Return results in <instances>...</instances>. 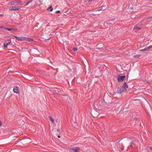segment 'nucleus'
Returning a JSON list of instances; mask_svg holds the SVG:
<instances>
[{
	"label": "nucleus",
	"mask_w": 152,
	"mask_h": 152,
	"mask_svg": "<svg viewBox=\"0 0 152 152\" xmlns=\"http://www.w3.org/2000/svg\"><path fill=\"white\" fill-rule=\"evenodd\" d=\"M18 41H24L25 40L28 42H31L33 41V39H32L25 37H19Z\"/></svg>",
	"instance_id": "1"
},
{
	"label": "nucleus",
	"mask_w": 152,
	"mask_h": 152,
	"mask_svg": "<svg viewBox=\"0 0 152 152\" xmlns=\"http://www.w3.org/2000/svg\"><path fill=\"white\" fill-rule=\"evenodd\" d=\"M80 149V148L78 147H73L72 148H70L69 150L71 152H78Z\"/></svg>",
	"instance_id": "2"
},
{
	"label": "nucleus",
	"mask_w": 152,
	"mask_h": 152,
	"mask_svg": "<svg viewBox=\"0 0 152 152\" xmlns=\"http://www.w3.org/2000/svg\"><path fill=\"white\" fill-rule=\"evenodd\" d=\"M117 80L119 82H121L123 81L125 77V76L124 75L123 76H120L117 75Z\"/></svg>",
	"instance_id": "3"
},
{
	"label": "nucleus",
	"mask_w": 152,
	"mask_h": 152,
	"mask_svg": "<svg viewBox=\"0 0 152 152\" xmlns=\"http://www.w3.org/2000/svg\"><path fill=\"white\" fill-rule=\"evenodd\" d=\"M11 42V39H9L6 40L4 42L3 47L4 48H6L7 46L9 45L10 43Z\"/></svg>",
	"instance_id": "4"
},
{
	"label": "nucleus",
	"mask_w": 152,
	"mask_h": 152,
	"mask_svg": "<svg viewBox=\"0 0 152 152\" xmlns=\"http://www.w3.org/2000/svg\"><path fill=\"white\" fill-rule=\"evenodd\" d=\"M152 49V45H150L148 47H146L144 49H141L140 50V51H148L149 50H151Z\"/></svg>",
	"instance_id": "5"
},
{
	"label": "nucleus",
	"mask_w": 152,
	"mask_h": 152,
	"mask_svg": "<svg viewBox=\"0 0 152 152\" xmlns=\"http://www.w3.org/2000/svg\"><path fill=\"white\" fill-rule=\"evenodd\" d=\"M126 91L125 90V89H124L123 88H120L118 87L117 88V93L118 94H121V93L125 92Z\"/></svg>",
	"instance_id": "6"
},
{
	"label": "nucleus",
	"mask_w": 152,
	"mask_h": 152,
	"mask_svg": "<svg viewBox=\"0 0 152 152\" xmlns=\"http://www.w3.org/2000/svg\"><path fill=\"white\" fill-rule=\"evenodd\" d=\"M21 3V2H19L18 1H12L10 2V5H17L18 4H20V3Z\"/></svg>",
	"instance_id": "7"
},
{
	"label": "nucleus",
	"mask_w": 152,
	"mask_h": 152,
	"mask_svg": "<svg viewBox=\"0 0 152 152\" xmlns=\"http://www.w3.org/2000/svg\"><path fill=\"white\" fill-rule=\"evenodd\" d=\"M13 91L15 93L18 94L19 93L18 88L17 87L15 86L14 87Z\"/></svg>",
	"instance_id": "8"
},
{
	"label": "nucleus",
	"mask_w": 152,
	"mask_h": 152,
	"mask_svg": "<svg viewBox=\"0 0 152 152\" xmlns=\"http://www.w3.org/2000/svg\"><path fill=\"white\" fill-rule=\"evenodd\" d=\"M20 9L19 8H17L15 7H10L9 8L10 10H18Z\"/></svg>",
	"instance_id": "9"
},
{
	"label": "nucleus",
	"mask_w": 152,
	"mask_h": 152,
	"mask_svg": "<svg viewBox=\"0 0 152 152\" xmlns=\"http://www.w3.org/2000/svg\"><path fill=\"white\" fill-rule=\"evenodd\" d=\"M122 88L124 89H125V90L126 91V90L127 88H128V86L126 84V82H125L123 85Z\"/></svg>",
	"instance_id": "10"
},
{
	"label": "nucleus",
	"mask_w": 152,
	"mask_h": 152,
	"mask_svg": "<svg viewBox=\"0 0 152 152\" xmlns=\"http://www.w3.org/2000/svg\"><path fill=\"white\" fill-rule=\"evenodd\" d=\"M49 118L50 120V121L52 122L53 124H54L55 123V122L54 121V120H53V119L51 117H49Z\"/></svg>",
	"instance_id": "11"
},
{
	"label": "nucleus",
	"mask_w": 152,
	"mask_h": 152,
	"mask_svg": "<svg viewBox=\"0 0 152 152\" xmlns=\"http://www.w3.org/2000/svg\"><path fill=\"white\" fill-rule=\"evenodd\" d=\"M140 27L138 26L137 25L135 26L134 27V29H135L138 30V29H140Z\"/></svg>",
	"instance_id": "12"
},
{
	"label": "nucleus",
	"mask_w": 152,
	"mask_h": 152,
	"mask_svg": "<svg viewBox=\"0 0 152 152\" xmlns=\"http://www.w3.org/2000/svg\"><path fill=\"white\" fill-rule=\"evenodd\" d=\"M49 9H50V11L51 12L53 10V8H52V6H50L47 9V10H49Z\"/></svg>",
	"instance_id": "13"
},
{
	"label": "nucleus",
	"mask_w": 152,
	"mask_h": 152,
	"mask_svg": "<svg viewBox=\"0 0 152 152\" xmlns=\"http://www.w3.org/2000/svg\"><path fill=\"white\" fill-rule=\"evenodd\" d=\"M32 2V0H31L29 1H28V2L26 3V5H25V6H26L28 5L31 2Z\"/></svg>",
	"instance_id": "14"
},
{
	"label": "nucleus",
	"mask_w": 152,
	"mask_h": 152,
	"mask_svg": "<svg viewBox=\"0 0 152 152\" xmlns=\"http://www.w3.org/2000/svg\"><path fill=\"white\" fill-rule=\"evenodd\" d=\"M4 29H7L8 31H11L12 30V29L10 28H5Z\"/></svg>",
	"instance_id": "15"
},
{
	"label": "nucleus",
	"mask_w": 152,
	"mask_h": 152,
	"mask_svg": "<svg viewBox=\"0 0 152 152\" xmlns=\"http://www.w3.org/2000/svg\"><path fill=\"white\" fill-rule=\"evenodd\" d=\"M62 98H63L64 99H68V96H63V97H62Z\"/></svg>",
	"instance_id": "16"
},
{
	"label": "nucleus",
	"mask_w": 152,
	"mask_h": 152,
	"mask_svg": "<svg viewBox=\"0 0 152 152\" xmlns=\"http://www.w3.org/2000/svg\"><path fill=\"white\" fill-rule=\"evenodd\" d=\"M115 152H121V151L120 150H118V149L115 150Z\"/></svg>",
	"instance_id": "17"
},
{
	"label": "nucleus",
	"mask_w": 152,
	"mask_h": 152,
	"mask_svg": "<svg viewBox=\"0 0 152 152\" xmlns=\"http://www.w3.org/2000/svg\"><path fill=\"white\" fill-rule=\"evenodd\" d=\"M16 39L18 40L19 39V37H18L15 36H13Z\"/></svg>",
	"instance_id": "18"
},
{
	"label": "nucleus",
	"mask_w": 152,
	"mask_h": 152,
	"mask_svg": "<svg viewBox=\"0 0 152 152\" xmlns=\"http://www.w3.org/2000/svg\"><path fill=\"white\" fill-rule=\"evenodd\" d=\"M73 50L74 51H75L77 50V49L76 48H73Z\"/></svg>",
	"instance_id": "19"
},
{
	"label": "nucleus",
	"mask_w": 152,
	"mask_h": 152,
	"mask_svg": "<svg viewBox=\"0 0 152 152\" xmlns=\"http://www.w3.org/2000/svg\"><path fill=\"white\" fill-rule=\"evenodd\" d=\"M148 20H150L151 19H152V16H150L148 18Z\"/></svg>",
	"instance_id": "20"
},
{
	"label": "nucleus",
	"mask_w": 152,
	"mask_h": 152,
	"mask_svg": "<svg viewBox=\"0 0 152 152\" xmlns=\"http://www.w3.org/2000/svg\"><path fill=\"white\" fill-rule=\"evenodd\" d=\"M4 28H5V27H4L0 26V28H1L2 29H4Z\"/></svg>",
	"instance_id": "21"
},
{
	"label": "nucleus",
	"mask_w": 152,
	"mask_h": 152,
	"mask_svg": "<svg viewBox=\"0 0 152 152\" xmlns=\"http://www.w3.org/2000/svg\"><path fill=\"white\" fill-rule=\"evenodd\" d=\"M56 13H60V11H58V10L56 11Z\"/></svg>",
	"instance_id": "22"
},
{
	"label": "nucleus",
	"mask_w": 152,
	"mask_h": 152,
	"mask_svg": "<svg viewBox=\"0 0 152 152\" xmlns=\"http://www.w3.org/2000/svg\"><path fill=\"white\" fill-rule=\"evenodd\" d=\"M57 131L59 133L60 129H58L57 130Z\"/></svg>",
	"instance_id": "23"
},
{
	"label": "nucleus",
	"mask_w": 152,
	"mask_h": 152,
	"mask_svg": "<svg viewBox=\"0 0 152 152\" xmlns=\"http://www.w3.org/2000/svg\"><path fill=\"white\" fill-rule=\"evenodd\" d=\"M103 10L102 9V8L101 9H100L98 10V11H100V10Z\"/></svg>",
	"instance_id": "24"
},
{
	"label": "nucleus",
	"mask_w": 152,
	"mask_h": 152,
	"mask_svg": "<svg viewBox=\"0 0 152 152\" xmlns=\"http://www.w3.org/2000/svg\"><path fill=\"white\" fill-rule=\"evenodd\" d=\"M2 124V123L1 121H0V126H1Z\"/></svg>",
	"instance_id": "25"
},
{
	"label": "nucleus",
	"mask_w": 152,
	"mask_h": 152,
	"mask_svg": "<svg viewBox=\"0 0 152 152\" xmlns=\"http://www.w3.org/2000/svg\"><path fill=\"white\" fill-rule=\"evenodd\" d=\"M39 2H40L42 1V0H39Z\"/></svg>",
	"instance_id": "26"
},
{
	"label": "nucleus",
	"mask_w": 152,
	"mask_h": 152,
	"mask_svg": "<svg viewBox=\"0 0 152 152\" xmlns=\"http://www.w3.org/2000/svg\"><path fill=\"white\" fill-rule=\"evenodd\" d=\"M150 148H151V149L152 150V147H151Z\"/></svg>",
	"instance_id": "27"
},
{
	"label": "nucleus",
	"mask_w": 152,
	"mask_h": 152,
	"mask_svg": "<svg viewBox=\"0 0 152 152\" xmlns=\"http://www.w3.org/2000/svg\"><path fill=\"white\" fill-rule=\"evenodd\" d=\"M58 138H60V137L59 136H58Z\"/></svg>",
	"instance_id": "28"
},
{
	"label": "nucleus",
	"mask_w": 152,
	"mask_h": 152,
	"mask_svg": "<svg viewBox=\"0 0 152 152\" xmlns=\"http://www.w3.org/2000/svg\"><path fill=\"white\" fill-rule=\"evenodd\" d=\"M136 56H134V57H136Z\"/></svg>",
	"instance_id": "29"
},
{
	"label": "nucleus",
	"mask_w": 152,
	"mask_h": 152,
	"mask_svg": "<svg viewBox=\"0 0 152 152\" xmlns=\"http://www.w3.org/2000/svg\"><path fill=\"white\" fill-rule=\"evenodd\" d=\"M130 8L131 9H132V7H130Z\"/></svg>",
	"instance_id": "30"
},
{
	"label": "nucleus",
	"mask_w": 152,
	"mask_h": 152,
	"mask_svg": "<svg viewBox=\"0 0 152 152\" xmlns=\"http://www.w3.org/2000/svg\"><path fill=\"white\" fill-rule=\"evenodd\" d=\"M56 94H59L58 93H57Z\"/></svg>",
	"instance_id": "31"
},
{
	"label": "nucleus",
	"mask_w": 152,
	"mask_h": 152,
	"mask_svg": "<svg viewBox=\"0 0 152 152\" xmlns=\"http://www.w3.org/2000/svg\"><path fill=\"white\" fill-rule=\"evenodd\" d=\"M0 16H1V15H1V14H0Z\"/></svg>",
	"instance_id": "32"
}]
</instances>
